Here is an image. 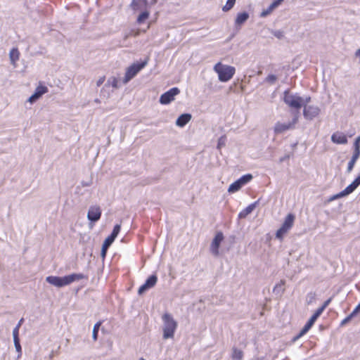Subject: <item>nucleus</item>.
<instances>
[{
    "label": "nucleus",
    "mask_w": 360,
    "mask_h": 360,
    "mask_svg": "<svg viewBox=\"0 0 360 360\" xmlns=\"http://www.w3.org/2000/svg\"><path fill=\"white\" fill-rule=\"evenodd\" d=\"M357 188L360 185V174L352 182Z\"/></svg>",
    "instance_id": "obj_39"
},
{
    "label": "nucleus",
    "mask_w": 360,
    "mask_h": 360,
    "mask_svg": "<svg viewBox=\"0 0 360 360\" xmlns=\"http://www.w3.org/2000/svg\"><path fill=\"white\" fill-rule=\"evenodd\" d=\"M48 91V88L46 86L39 85L36 88L34 93L29 98L28 101L30 103L36 101L43 94L47 93Z\"/></svg>",
    "instance_id": "obj_15"
},
{
    "label": "nucleus",
    "mask_w": 360,
    "mask_h": 360,
    "mask_svg": "<svg viewBox=\"0 0 360 360\" xmlns=\"http://www.w3.org/2000/svg\"><path fill=\"white\" fill-rule=\"evenodd\" d=\"M274 34H275V37L278 38V39H281V38H282L283 37L282 32H280V31L275 32Z\"/></svg>",
    "instance_id": "obj_42"
},
{
    "label": "nucleus",
    "mask_w": 360,
    "mask_h": 360,
    "mask_svg": "<svg viewBox=\"0 0 360 360\" xmlns=\"http://www.w3.org/2000/svg\"><path fill=\"white\" fill-rule=\"evenodd\" d=\"M191 120V115L185 113L181 115L176 121V124L180 127H184Z\"/></svg>",
    "instance_id": "obj_19"
},
{
    "label": "nucleus",
    "mask_w": 360,
    "mask_h": 360,
    "mask_svg": "<svg viewBox=\"0 0 360 360\" xmlns=\"http://www.w3.org/2000/svg\"><path fill=\"white\" fill-rule=\"evenodd\" d=\"M356 56L357 57H359L360 58V49H358L356 51V53H355Z\"/></svg>",
    "instance_id": "obj_45"
},
{
    "label": "nucleus",
    "mask_w": 360,
    "mask_h": 360,
    "mask_svg": "<svg viewBox=\"0 0 360 360\" xmlns=\"http://www.w3.org/2000/svg\"><path fill=\"white\" fill-rule=\"evenodd\" d=\"M131 6L134 11H140V13L136 19L138 24L143 23L148 18L150 10L148 7L147 1H132Z\"/></svg>",
    "instance_id": "obj_5"
},
{
    "label": "nucleus",
    "mask_w": 360,
    "mask_h": 360,
    "mask_svg": "<svg viewBox=\"0 0 360 360\" xmlns=\"http://www.w3.org/2000/svg\"><path fill=\"white\" fill-rule=\"evenodd\" d=\"M283 101L290 108L299 110L304 104H308L311 101V97L307 96L305 98H302L297 94H292L288 91H285L283 94Z\"/></svg>",
    "instance_id": "obj_1"
},
{
    "label": "nucleus",
    "mask_w": 360,
    "mask_h": 360,
    "mask_svg": "<svg viewBox=\"0 0 360 360\" xmlns=\"http://www.w3.org/2000/svg\"><path fill=\"white\" fill-rule=\"evenodd\" d=\"M214 70L217 74L219 80L222 82L231 80L236 73V68L233 66L224 65L221 62L215 64Z\"/></svg>",
    "instance_id": "obj_4"
},
{
    "label": "nucleus",
    "mask_w": 360,
    "mask_h": 360,
    "mask_svg": "<svg viewBox=\"0 0 360 360\" xmlns=\"http://www.w3.org/2000/svg\"><path fill=\"white\" fill-rule=\"evenodd\" d=\"M311 327L307 323L304 325V326L302 328V329L300 330V332L293 338L292 341L295 342L297 340H299L301 337H302L304 335H305L311 328Z\"/></svg>",
    "instance_id": "obj_25"
},
{
    "label": "nucleus",
    "mask_w": 360,
    "mask_h": 360,
    "mask_svg": "<svg viewBox=\"0 0 360 360\" xmlns=\"http://www.w3.org/2000/svg\"><path fill=\"white\" fill-rule=\"evenodd\" d=\"M252 179V175L250 174L242 176L240 179H238L237 181H234L229 186L228 191L229 193H235L238 191L243 186L250 181Z\"/></svg>",
    "instance_id": "obj_8"
},
{
    "label": "nucleus",
    "mask_w": 360,
    "mask_h": 360,
    "mask_svg": "<svg viewBox=\"0 0 360 360\" xmlns=\"http://www.w3.org/2000/svg\"><path fill=\"white\" fill-rule=\"evenodd\" d=\"M330 302H331V298L328 299L327 300H326L324 302L323 305L321 307H320L319 308H318L317 309L320 310V311L321 313H323L324 309L328 307V305L330 304Z\"/></svg>",
    "instance_id": "obj_34"
},
{
    "label": "nucleus",
    "mask_w": 360,
    "mask_h": 360,
    "mask_svg": "<svg viewBox=\"0 0 360 360\" xmlns=\"http://www.w3.org/2000/svg\"><path fill=\"white\" fill-rule=\"evenodd\" d=\"M359 155H360V149L359 148H355V152L354 153L351 160H354V161L356 162L357 159L359 157Z\"/></svg>",
    "instance_id": "obj_37"
},
{
    "label": "nucleus",
    "mask_w": 360,
    "mask_h": 360,
    "mask_svg": "<svg viewBox=\"0 0 360 360\" xmlns=\"http://www.w3.org/2000/svg\"><path fill=\"white\" fill-rule=\"evenodd\" d=\"M14 345L15 347V349L17 352L19 353V356L21 355L22 353V348L20 344V340H14Z\"/></svg>",
    "instance_id": "obj_30"
},
{
    "label": "nucleus",
    "mask_w": 360,
    "mask_h": 360,
    "mask_svg": "<svg viewBox=\"0 0 360 360\" xmlns=\"http://www.w3.org/2000/svg\"><path fill=\"white\" fill-rule=\"evenodd\" d=\"M356 188L353 185V184L351 183L342 191H341L340 193H338L337 195L331 197L330 200H333L338 198H342L343 196L347 195L352 193Z\"/></svg>",
    "instance_id": "obj_16"
},
{
    "label": "nucleus",
    "mask_w": 360,
    "mask_h": 360,
    "mask_svg": "<svg viewBox=\"0 0 360 360\" xmlns=\"http://www.w3.org/2000/svg\"><path fill=\"white\" fill-rule=\"evenodd\" d=\"M322 313L320 311V310L316 309V311L314 312V314L311 316V317L309 319L313 323H315L316 319L321 316Z\"/></svg>",
    "instance_id": "obj_29"
},
{
    "label": "nucleus",
    "mask_w": 360,
    "mask_h": 360,
    "mask_svg": "<svg viewBox=\"0 0 360 360\" xmlns=\"http://www.w3.org/2000/svg\"><path fill=\"white\" fill-rule=\"evenodd\" d=\"M148 61L145 60L141 63H135L127 68L123 83H128L132 78H134L138 72L142 70L146 65Z\"/></svg>",
    "instance_id": "obj_6"
},
{
    "label": "nucleus",
    "mask_w": 360,
    "mask_h": 360,
    "mask_svg": "<svg viewBox=\"0 0 360 360\" xmlns=\"http://www.w3.org/2000/svg\"><path fill=\"white\" fill-rule=\"evenodd\" d=\"M277 79V77L276 75H269L266 77V81L267 82H269L271 84H273L274 83Z\"/></svg>",
    "instance_id": "obj_32"
},
{
    "label": "nucleus",
    "mask_w": 360,
    "mask_h": 360,
    "mask_svg": "<svg viewBox=\"0 0 360 360\" xmlns=\"http://www.w3.org/2000/svg\"><path fill=\"white\" fill-rule=\"evenodd\" d=\"M223 139H224V138H223V137H221V138H220V139H219V143H218V147H219V148H220V146H221V144H224V140H223Z\"/></svg>",
    "instance_id": "obj_44"
},
{
    "label": "nucleus",
    "mask_w": 360,
    "mask_h": 360,
    "mask_svg": "<svg viewBox=\"0 0 360 360\" xmlns=\"http://www.w3.org/2000/svg\"><path fill=\"white\" fill-rule=\"evenodd\" d=\"M114 240L110 239L109 237H107L105 240L103 242V244L102 245L101 249V256L103 258H104L106 255L107 250L108 248L110 246V245L113 243Z\"/></svg>",
    "instance_id": "obj_22"
},
{
    "label": "nucleus",
    "mask_w": 360,
    "mask_h": 360,
    "mask_svg": "<svg viewBox=\"0 0 360 360\" xmlns=\"http://www.w3.org/2000/svg\"><path fill=\"white\" fill-rule=\"evenodd\" d=\"M139 34V31L137 30L134 35L136 37V36H138Z\"/></svg>",
    "instance_id": "obj_49"
},
{
    "label": "nucleus",
    "mask_w": 360,
    "mask_h": 360,
    "mask_svg": "<svg viewBox=\"0 0 360 360\" xmlns=\"http://www.w3.org/2000/svg\"><path fill=\"white\" fill-rule=\"evenodd\" d=\"M360 136H358L355 141V148H359Z\"/></svg>",
    "instance_id": "obj_43"
},
{
    "label": "nucleus",
    "mask_w": 360,
    "mask_h": 360,
    "mask_svg": "<svg viewBox=\"0 0 360 360\" xmlns=\"http://www.w3.org/2000/svg\"><path fill=\"white\" fill-rule=\"evenodd\" d=\"M355 163H356V161L350 160V161L348 163V166H347V172H350L353 169Z\"/></svg>",
    "instance_id": "obj_38"
},
{
    "label": "nucleus",
    "mask_w": 360,
    "mask_h": 360,
    "mask_svg": "<svg viewBox=\"0 0 360 360\" xmlns=\"http://www.w3.org/2000/svg\"><path fill=\"white\" fill-rule=\"evenodd\" d=\"M223 240H224L223 233L221 231L217 232L211 243V245H210V251L214 255H215V256L219 255V248L220 244L223 241Z\"/></svg>",
    "instance_id": "obj_11"
},
{
    "label": "nucleus",
    "mask_w": 360,
    "mask_h": 360,
    "mask_svg": "<svg viewBox=\"0 0 360 360\" xmlns=\"http://www.w3.org/2000/svg\"><path fill=\"white\" fill-rule=\"evenodd\" d=\"M243 356V352L236 347L233 349L231 357L233 360H241Z\"/></svg>",
    "instance_id": "obj_26"
},
{
    "label": "nucleus",
    "mask_w": 360,
    "mask_h": 360,
    "mask_svg": "<svg viewBox=\"0 0 360 360\" xmlns=\"http://www.w3.org/2000/svg\"><path fill=\"white\" fill-rule=\"evenodd\" d=\"M297 121L298 115H295L291 122L287 124L277 122L274 127V132L276 134H281L288 129H290L294 127L295 124L297 122Z\"/></svg>",
    "instance_id": "obj_10"
},
{
    "label": "nucleus",
    "mask_w": 360,
    "mask_h": 360,
    "mask_svg": "<svg viewBox=\"0 0 360 360\" xmlns=\"http://www.w3.org/2000/svg\"><path fill=\"white\" fill-rule=\"evenodd\" d=\"M101 217V210L99 206L94 205L89 207L87 218L91 221H97Z\"/></svg>",
    "instance_id": "obj_14"
},
{
    "label": "nucleus",
    "mask_w": 360,
    "mask_h": 360,
    "mask_svg": "<svg viewBox=\"0 0 360 360\" xmlns=\"http://www.w3.org/2000/svg\"><path fill=\"white\" fill-rule=\"evenodd\" d=\"M255 207V203H252L248 205L247 207L240 211L238 214V217L240 219L245 218L248 214H250Z\"/></svg>",
    "instance_id": "obj_21"
},
{
    "label": "nucleus",
    "mask_w": 360,
    "mask_h": 360,
    "mask_svg": "<svg viewBox=\"0 0 360 360\" xmlns=\"http://www.w3.org/2000/svg\"><path fill=\"white\" fill-rule=\"evenodd\" d=\"M158 281V277L156 275L150 276L146 282L140 286L139 288L138 292L139 295L143 293L146 290L149 288L154 287Z\"/></svg>",
    "instance_id": "obj_13"
},
{
    "label": "nucleus",
    "mask_w": 360,
    "mask_h": 360,
    "mask_svg": "<svg viewBox=\"0 0 360 360\" xmlns=\"http://www.w3.org/2000/svg\"><path fill=\"white\" fill-rule=\"evenodd\" d=\"M295 215L292 213L288 214L281 225V228L277 230L276 237L280 240H283L284 236L290 230L294 224Z\"/></svg>",
    "instance_id": "obj_7"
},
{
    "label": "nucleus",
    "mask_w": 360,
    "mask_h": 360,
    "mask_svg": "<svg viewBox=\"0 0 360 360\" xmlns=\"http://www.w3.org/2000/svg\"><path fill=\"white\" fill-rule=\"evenodd\" d=\"M120 229H121V225L120 224H116L114 226L113 230H112L111 234L110 236H108V237H109L112 240H115V239L116 238V237L119 234V233L120 231Z\"/></svg>",
    "instance_id": "obj_27"
},
{
    "label": "nucleus",
    "mask_w": 360,
    "mask_h": 360,
    "mask_svg": "<svg viewBox=\"0 0 360 360\" xmlns=\"http://www.w3.org/2000/svg\"><path fill=\"white\" fill-rule=\"evenodd\" d=\"M105 80V76H103L101 77H100L98 79V80L97 81V86H100Z\"/></svg>",
    "instance_id": "obj_41"
},
{
    "label": "nucleus",
    "mask_w": 360,
    "mask_h": 360,
    "mask_svg": "<svg viewBox=\"0 0 360 360\" xmlns=\"http://www.w3.org/2000/svg\"><path fill=\"white\" fill-rule=\"evenodd\" d=\"M354 317V316H352V314L350 313L349 315H348L347 317H345L340 323V325L342 326H345V324H347L348 322H349Z\"/></svg>",
    "instance_id": "obj_36"
},
{
    "label": "nucleus",
    "mask_w": 360,
    "mask_h": 360,
    "mask_svg": "<svg viewBox=\"0 0 360 360\" xmlns=\"http://www.w3.org/2000/svg\"><path fill=\"white\" fill-rule=\"evenodd\" d=\"M150 24H151V22H149V23H148V26H147V29H146V30H143V32H146V30H147L148 29H149V28H150Z\"/></svg>",
    "instance_id": "obj_48"
},
{
    "label": "nucleus",
    "mask_w": 360,
    "mask_h": 360,
    "mask_svg": "<svg viewBox=\"0 0 360 360\" xmlns=\"http://www.w3.org/2000/svg\"><path fill=\"white\" fill-rule=\"evenodd\" d=\"M101 324H102V321H100L97 322L94 326L92 338L94 341L97 340L99 328Z\"/></svg>",
    "instance_id": "obj_28"
},
{
    "label": "nucleus",
    "mask_w": 360,
    "mask_h": 360,
    "mask_svg": "<svg viewBox=\"0 0 360 360\" xmlns=\"http://www.w3.org/2000/svg\"><path fill=\"white\" fill-rule=\"evenodd\" d=\"M139 360H145V359H144V358H143V357H141V358H140Z\"/></svg>",
    "instance_id": "obj_50"
},
{
    "label": "nucleus",
    "mask_w": 360,
    "mask_h": 360,
    "mask_svg": "<svg viewBox=\"0 0 360 360\" xmlns=\"http://www.w3.org/2000/svg\"><path fill=\"white\" fill-rule=\"evenodd\" d=\"M248 18L249 14L247 12L239 13L235 20V25L240 27Z\"/></svg>",
    "instance_id": "obj_20"
},
{
    "label": "nucleus",
    "mask_w": 360,
    "mask_h": 360,
    "mask_svg": "<svg viewBox=\"0 0 360 360\" xmlns=\"http://www.w3.org/2000/svg\"><path fill=\"white\" fill-rule=\"evenodd\" d=\"M84 278L82 274H72L64 277L50 276L46 278V281L56 287L68 285L75 281H79Z\"/></svg>",
    "instance_id": "obj_2"
},
{
    "label": "nucleus",
    "mask_w": 360,
    "mask_h": 360,
    "mask_svg": "<svg viewBox=\"0 0 360 360\" xmlns=\"http://www.w3.org/2000/svg\"><path fill=\"white\" fill-rule=\"evenodd\" d=\"M236 1H226V5L223 7V11H227L233 8Z\"/></svg>",
    "instance_id": "obj_31"
},
{
    "label": "nucleus",
    "mask_w": 360,
    "mask_h": 360,
    "mask_svg": "<svg viewBox=\"0 0 360 360\" xmlns=\"http://www.w3.org/2000/svg\"><path fill=\"white\" fill-rule=\"evenodd\" d=\"M333 142L338 144H345L347 142V136L341 132L334 133L331 136Z\"/></svg>",
    "instance_id": "obj_18"
},
{
    "label": "nucleus",
    "mask_w": 360,
    "mask_h": 360,
    "mask_svg": "<svg viewBox=\"0 0 360 360\" xmlns=\"http://www.w3.org/2000/svg\"><path fill=\"white\" fill-rule=\"evenodd\" d=\"M19 326H16L13 331V340H19Z\"/></svg>",
    "instance_id": "obj_35"
},
{
    "label": "nucleus",
    "mask_w": 360,
    "mask_h": 360,
    "mask_svg": "<svg viewBox=\"0 0 360 360\" xmlns=\"http://www.w3.org/2000/svg\"><path fill=\"white\" fill-rule=\"evenodd\" d=\"M360 311V303L355 307V309L351 312L352 316H355L357 313Z\"/></svg>",
    "instance_id": "obj_40"
},
{
    "label": "nucleus",
    "mask_w": 360,
    "mask_h": 360,
    "mask_svg": "<svg viewBox=\"0 0 360 360\" xmlns=\"http://www.w3.org/2000/svg\"><path fill=\"white\" fill-rule=\"evenodd\" d=\"M108 82L111 84V86L114 88L118 87V79L116 77H111Z\"/></svg>",
    "instance_id": "obj_33"
},
{
    "label": "nucleus",
    "mask_w": 360,
    "mask_h": 360,
    "mask_svg": "<svg viewBox=\"0 0 360 360\" xmlns=\"http://www.w3.org/2000/svg\"><path fill=\"white\" fill-rule=\"evenodd\" d=\"M281 2V1H273V3L269 6V7L267 9L264 10L261 13L260 16L266 17V15H269L274 11V9H275L280 4Z\"/></svg>",
    "instance_id": "obj_23"
},
{
    "label": "nucleus",
    "mask_w": 360,
    "mask_h": 360,
    "mask_svg": "<svg viewBox=\"0 0 360 360\" xmlns=\"http://www.w3.org/2000/svg\"><path fill=\"white\" fill-rule=\"evenodd\" d=\"M356 188L353 185V184L351 183L342 191H341L340 193H338L337 195L331 197L330 200H333L338 198H342L343 196L347 195L352 193Z\"/></svg>",
    "instance_id": "obj_17"
},
{
    "label": "nucleus",
    "mask_w": 360,
    "mask_h": 360,
    "mask_svg": "<svg viewBox=\"0 0 360 360\" xmlns=\"http://www.w3.org/2000/svg\"><path fill=\"white\" fill-rule=\"evenodd\" d=\"M23 321H24V319L22 318L19 321V322H18V323L17 325V326H19V328L20 327V326L22 323Z\"/></svg>",
    "instance_id": "obj_47"
},
{
    "label": "nucleus",
    "mask_w": 360,
    "mask_h": 360,
    "mask_svg": "<svg viewBox=\"0 0 360 360\" xmlns=\"http://www.w3.org/2000/svg\"><path fill=\"white\" fill-rule=\"evenodd\" d=\"M314 323H313L312 321H311L310 320H309L307 323V325L310 326L311 327H312V326L314 325Z\"/></svg>",
    "instance_id": "obj_46"
},
{
    "label": "nucleus",
    "mask_w": 360,
    "mask_h": 360,
    "mask_svg": "<svg viewBox=\"0 0 360 360\" xmlns=\"http://www.w3.org/2000/svg\"><path fill=\"white\" fill-rule=\"evenodd\" d=\"M303 107V115L304 117L307 120H312L319 114L320 109L317 106L307 105V104H304Z\"/></svg>",
    "instance_id": "obj_12"
},
{
    "label": "nucleus",
    "mask_w": 360,
    "mask_h": 360,
    "mask_svg": "<svg viewBox=\"0 0 360 360\" xmlns=\"http://www.w3.org/2000/svg\"><path fill=\"white\" fill-rule=\"evenodd\" d=\"M180 92L177 87H173L167 92L161 95L160 98V103L163 105L169 104L170 102L174 100L175 96L179 94Z\"/></svg>",
    "instance_id": "obj_9"
},
{
    "label": "nucleus",
    "mask_w": 360,
    "mask_h": 360,
    "mask_svg": "<svg viewBox=\"0 0 360 360\" xmlns=\"http://www.w3.org/2000/svg\"><path fill=\"white\" fill-rule=\"evenodd\" d=\"M162 319L163 321V339L173 338L177 328V322L174 319L172 316L168 313H165L162 316Z\"/></svg>",
    "instance_id": "obj_3"
},
{
    "label": "nucleus",
    "mask_w": 360,
    "mask_h": 360,
    "mask_svg": "<svg viewBox=\"0 0 360 360\" xmlns=\"http://www.w3.org/2000/svg\"><path fill=\"white\" fill-rule=\"evenodd\" d=\"M10 59L13 64H15L16 61L19 60L20 52L17 48H13L11 50L9 53Z\"/></svg>",
    "instance_id": "obj_24"
}]
</instances>
